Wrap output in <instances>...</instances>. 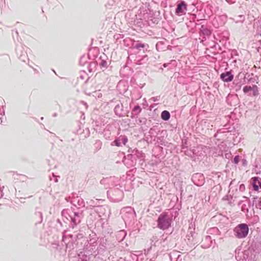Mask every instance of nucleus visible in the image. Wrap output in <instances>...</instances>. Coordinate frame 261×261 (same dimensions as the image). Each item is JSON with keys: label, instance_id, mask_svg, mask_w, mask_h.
Returning <instances> with one entry per match:
<instances>
[{"label": "nucleus", "instance_id": "4468645a", "mask_svg": "<svg viewBox=\"0 0 261 261\" xmlns=\"http://www.w3.org/2000/svg\"><path fill=\"white\" fill-rule=\"evenodd\" d=\"M167 239V237H166L164 234H162L160 238L156 235H153L150 239V244L151 246L156 247L162 245L163 243H165Z\"/></svg>", "mask_w": 261, "mask_h": 261}, {"label": "nucleus", "instance_id": "6e6d98bb", "mask_svg": "<svg viewBox=\"0 0 261 261\" xmlns=\"http://www.w3.org/2000/svg\"><path fill=\"white\" fill-rule=\"evenodd\" d=\"M84 237V234L82 233H79L76 235V238L77 240L81 239L83 238Z\"/></svg>", "mask_w": 261, "mask_h": 261}, {"label": "nucleus", "instance_id": "052dcab7", "mask_svg": "<svg viewBox=\"0 0 261 261\" xmlns=\"http://www.w3.org/2000/svg\"><path fill=\"white\" fill-rule=\"evenodd\" d=\"M242 165L243 166H246L247 165V161L245 159H243L242 160Z\"/></svg>", "mask_w": 261, "mask_h": 261}, {"label": "nucleus", "instance_id": "de8ad7c7", "mask_svg": "<svg viewBox=\"0 0 261 261\" xmlns=\"http://www.w3.org/2000/svg\"><path fill=\"white\" fill-rule=\"evenodd\" d=\"M13 31L14 30H12V37H13V39L14 41V42H15V40L16 39L18 41H19V37H18V33L17 32V30H16L15 31V33H13Z\"/></svg>", "mask_w": 261, "mask_h": 261}, {"label": "nucleus", "instance_id": "cd10ccee", "mask_svg": "<svg viewBox=\"0 0 261 261\" xmlns=\"http://www.w3.org/2000/svg\"><path fill=\"white\" fill-rule=\"evenodd\" d=\"M254 171L256 174H260L261 173V158H258L255 159L254 162Z\"/></svg>", "mask_w": 261, "mask_h": 261}, {"label": "nucleus", "instance_id": "58836bf2", "mask_svg": "<svg viewBox=\"0 0 261 261\" xmlns=\"http://www.w3.org/2000/svg\"><path fill=\"white\" fill-rule=\"evenodd\" d=\"M253 89V86H245L243 87V92L245 94H247L249 95H251V91Z\"/></svg>", "mask_w": 261, "mask_h": 261}, {"label": "nucleus", "instance_id": "b1692460", "mask_svg": "<svg viewBox=\"0 0 261 261\" xmlns=\"http://www.w3.org/2000/svg\"><path fill=\"white\" fill-rule=\"evenodd\" d=\"M199 34L201 36H202L203 38L210 37L212 34V31L211 30L207 28L204 25L202 24L201 25Z\"/></svg>", "mask_w": 261, "mask_h": 261}, {"label": "nucleus", "instance_id": "9b49d317", "mask_svg": "<svg viewBox=\"0 0 261 261\" xmlns=\"http://www.w3.org/2000/svg\"><path fill=\"white\" fill-rule=\"evenodd\" d=\"M196 234L195 232V225L190 223L188 230V234L186 236L187 244L190 246L194 245L197 242L196 241Z\"/></svg>", "mask_w": 261, "mask_h": 261}, {"label": "nucleus", "instance_id": "09e8293b", "mask_svg": "<svg viewBox=\"0 0 261 261\" xmlns=\"http://www.w3.org/2000/svg\"><path fill=\"white\" fill-rule=\"evenodd\" d=\"M146 121L147 119L145 118H140L137 120V122L138 124L143 125L145 124Z\"/></svg>", "mask_w": 261, "mask_h": 261}, {"label": "nucleus", "instance_id": "f257e3e1", "mask_svg": "<svg viewBox=\"0 0 261 261\" xmlns=\"http://www.w3.org/2000/svg\"><path fill=\"white\" fill-rule=\"evenodd\" d=\"M256 246H259V244L255 243L254 245L252 244L247 249L239 252L236 255L237 261H254L256 254L258 253L260 250L259 249L256 248Z\"/></svg>", "mask_w": 261, "mask_h": 261}, {"label": "nucleus", "instance_id": "2eb2a0df", "mask_svg": "<svg viewBox=\"0 0 261 261\" xmlns=\"http://www.w3.org/2000/svg\"><path fill=\"white\" fill-rule=\"evenodd\" d=\"M187 5L184 1L180 0L177 3L175 13L177 16H181L186 14L187 10Z\"/></svg>", "mask_w": 261, "mask_h": 261}, {"label": "nucleus", "instance_id": "e433bc0d", "mask_svg": "<svg viewBox=\"0 0 261 261\" xmlns=\"http://www.w3.org/2000/svg\"><path fill=\"white\" fill-rule=\"evenodd\" d=\"M102 146V142L99 140H97L94 144V152H97L99 150Z\"/></svg>", "mask_w": 261, "mask_h": 261}, {"label": "nucleus", "instance_id": "f704fd0d", "mask_svg": "<svg viewBox=\"0 0 261 261\" xmlns=\"http://www.w3.org/2000/svg\"><path fill=\"white\" fill-rule=\"evenodd\" d=\"M87 94L89 96L95 97V98H101L102 97V93L100 92V90H95L92 92L87 93Z\"/></svg>", "mask_w": 261, "mask_h": 261}, {"label": "nucleus", "instance_id": "e2e57ef3", "mask_svg": "<svg viewBox=\"0 0 261 261\" xmlns=\"http://www.w3.org/2000/svg\"><path fill=\"white\" fill-rule=\"evenodd\" d=\"M151 100H152L153 101H157L159 100V97L158 96H156V97H152L151 98Z\"/></svg>", "mask_w": 261, "mask_h": 261}, {"label": "nucleus", "instance_id": "3c124183", "mask_svg": "<svg viewBox=\"0 0 261 261\" xmlns=\"http://www.w3.org/2000/svg\"><path fill=\"white\" fill-rule=\"evenodd\" d=\"M228 131H222V129H219L216 133L215 134L214 137L215 138L218 137V136L221 134H223L225 133H228Z\"/></svg>", "mask_w": 261, "mask_h": 261}, {"label": "nucleus", "instance_id": "423d86ee", "mask_svg": "<svg viewBox=\"0 0 261 261\" xmlns=\"http://www.w3.org/2000/svg\"><path fill=\"white\" fill-rule=\"evenodd\" d=\"M68 229H65L62 232V244L66 247V252H70L75 248V244L74 242L72 234H67Z\"/></svg>", "mask_w": 261, "mask_h": 261}, {"label": "nucleus", "instance_id": "412c9836", "mask_svg": "<svg viewBox=\"0 0 261 261\" xmlns=\"http://www.w3.org/2000/svg\"><path fill=\"white\" fill-rule=\"evenodd\" d=\"M240 76H241V73L239 74L238 78L236 79L232 83V88L236 92L240 90L242 86L244 84V82L242 81V77L241 79L239 78Z\"/></svg>", "mask_w": 261, "mask_h": 261}, {"label": "nucleus", "instance_id": "a878e982", "mask_svg": "<svg viewBox=\"0 0 261 261\" xmlns=\"http://www.w3.org/2000/svg\"><path fill=\"white\" fill-rule=\"evenodd\" d=\"M142 108L139 104L136 105L131 112L130 117L132 119L137 118L138 115L141 112Z\"/></svg>", "mask_w": 261, "mask_h": 261}, {"label": "nucleus", "instance_id": "5fc2aeb1", "mask_svg": "<svg viewBox=\"0 0 261 261\" xmlns=\"http://www.w3.org/2000/svg\"><path fill=\"white\" fill-rule=\"evenodd\" d=\"M116 0H108L107 5L109 6H113L115 3Z\"/></svg>", "mask_w": 261, "mask_h": 261}, {"label": "nucleus", "instance_id": "bf43d9fd", "mask_svg": "<svg viewBox=\"0 0 261 261\" xmlns=\"http://www.w3.org/2000/svg\"><path fill=\"white\" fill-rule=\"evenodd\" d=\"M256 207L261 210V200H258V203L256 204Z\"/></svg>", "mask_w": 261, "mask_h": 261}, {"label": "nucleus", "instance_id": "603ef678", "mask_svg": "<svg viewBox=\"0 0 261 261\" xmlns=\"http://www.w3.org/2000/svg\"><path fill=\"white\" fill-rule=\"evenodd\" d=\"M86 63V61L85 57V56L82 57L80 59V61H79L80 65H82V66H84Z\"/></svg>", "mask_w": 261, "mask_h": 261}, {"label": "nucleus", "instance_id": "39448f33", "mask_svg": "<svg viewBox=\"0 0 261 261\" xmlns=\"http://www.w3.org/2000/svg\"><path fill=\"white\" fill-rule=\"evenodd\" d=\"M156 227L161 230H165L172 226V218L168 212H164L158 217L156 220Z\"/></svg>", "mask_w": 261, "mask_h": 261}, {"label": "nucleus", "instance_id": "37998d69", "mask_svg": "<svg viewBox=\"0 0 261 261\" xmlns=\"http://www.w3.org/2000/svg\"><path fill=\"white\" fill-rule=\"evenodd\" d=\"M96 246L90 244L84 250L89 251L90 253L94 254L93 251H96Z\"/></svg>", "mask_w": 261, "mask_h": 261}, {"label": "nucleus", "instance_id": "6ab92c4d", "mask_svg": "<svg viewBox=\"0 0 261 261\" xmlns=\"http://www.w3.org/2000/svg\"><path fill=\"white\" fill-rule=\"evenodd\" d=\"M33 219L35 221L36 224H40L42 222L43 220V215L40 207H36L33 216Z\"/></svg>", "mask_w": 261, "mask_h": 261}, {"label": "nucleus", "instance_id": "c9c22d12", "mask_svg": "<svg viewBox=\"0 0 261 261\" xmlns=\"http://www.w3.org/2000/svg\"><path fill=\"white\" fill-rule=\"evenodd\" d=\"M96 62L97 64H99L101 68H106L107 67V62L105 60H101L99 58Z\"/></svg>", "mask_w": 261, "mask_h": 261}, {"label": "nucleus", "instance_id": "c756f323", "mask_svg": "<svg viewBox=\"0 0 261 261\" xmlns=\"http://www.w3.org/2000/svg\"><path fill=\"white\" fill-rule=\"evenodd\" d=\"M156 49L159 51H163L167 49V44L165 41H159L155 45Z\"/></svg>", "mask_w": 261, "mask_h": 261}, {"label": "nucleus", "instance_id": "864d4df0", "mask_svg": "<svg viewBox=\"0 0 261 261\" xmlns=\"http://www.w3.org/2000/svg\"><path fill=\"white\" fill-rule=\"evenodd\" d=\"M257 199V197H255L253 198V202L252 203H251V202L250 201V200H249V202H248V206L250 208L251 206L253 207V205H254V202L256 201V200Z\"/></svg>", "mask_w": 261, "mask_h": 261}, {"label": "nucleus", "instance_id": "393cba45", "mask_svg": "<svg viewBox=\"0 0 261 261\" xmlns=\"http://www.w3.org/2000/svg\"><path fill=\"white\" fill-rule=\"evenodd\" d=\"M253 28L256 29L257 34L261 36V15L254 19Z\"/></svg>", "mask_w": 261, "mask_h": 261}, {"label": "nucleus", "instance_id": "69168bd1", "mask_svg": "<svg viewBox=\"0 0 261 261\" xmlns=\"http://www.w3.org/2000/svg\"><path fill=\"white\" fill-rule=\"evenodd\" d=\"M57 222L58 223H59L61 226L63 227V224L62 223V222H61V221L59 219H58L57 220Z\"/></svg>", "mask_w": 261, "mask_h": 261}, {"label": "nucleus", "instance_id": "a18cd8bd", "mask_svg": "<svg viewBox=\"0 0 261 261\" xmlns=\"http://www.w3.org/2000/svg\"><path fill=\"white\" fill-rule=\"evenodd\" d=\"M233 198V196L231 195H227L224 197H223V200H227L228 201V203L230 205L232 203V200Z\"/></svg>", "mask_w": 261, "mask_h": 261}, {"label": "nucleus", "instance_id": "0e129e2a", "mask_svg": "<svg viewBox=\"0 0 261 261\" xmlns=\"http://www.w3.org/2000/svg\"><path fill=\"white\" fill-rule=\"evenodd\" d=\"M229 4H234L236 2V0H225Z\"/></svg>", "mask_w": 261, "mask_h": 261}, {"label": "nucleus", "instance_id": "4c0bfd02", "mask_svg": "<svg viewBox=\"0 0 261 261\" xmlns=\"http://www.w3.org/2000/svg\"><path fill=\"white\" fill-rule=\"evenodd\" d=\"M204 241L207 242L208 243L206 245L204 246V245H202L201 246L202 247L204 248H207L210 247L212 244V240L211 237L210 236H206L205 238Z\"/></svg>", "mask_w": 261, "mask_h": 261}, {"label": "nucleus", "instance_id": "5701e85b", "mask_svg": "<svg viewBox=\"0 0 261 261\" xmlns=\"http://www.w3.org/2000/svg\"><path fill=\"white\" fill-rule=\"evenodd\" d=\"M136 19H135L134 21V24L138 27L141 28L142 25H144V23L142 18V10L140 9L138 12V14L135 15Z\"/></svg>", "mask_w": 261, "mask_h": 261}, {"label": "nucleus", "instance_id": "20e7f679", "mask_svg": "<svg viewBox=\"0 0 261 261\" xmlns=\"http://www.w3.org/2000/svg\"><path fill=\"white\" fill-rule=\"evenodd\" d=\"M72 214L70 216V221L69 227L74 229L79 224H80L84 218V210L80 208H75L73 207H71Z\"/></svg>", "mask_w": 261, "mask_h": 261}, {"label": "nucleus", "instance_id": "a19ab883", "mask_svg": "<svg viewBox=\"0 0 261 261\" xmlns=\"http://www.w3.org/2000/svg\"><path fill=\"white\" fill-rule=\"evenodd\" d=\"M209 233L210 234H215L216 235H220V231L219 230V229L216 227H214L213 228H211L209 229Z\"/></svg>", "mask_w": 261, "mask_h": 261}, {"label": "nucleus", "instance_id": "72a5a7b5", "mask_svg": "<svg viewBox=\"0 0 261 261\" xmlns=\"http://www.w3.org/2000/svg\"><path fill=\"white\" fill-rule=\"evenodd\" d=\"M105 208L103 205H99L95 207V211L96 212L99 217H101L102 215L105 214Z\"/></svg>", "mask_w": 261, "mask_h": 261}, {"label": "nucleus", "instance_id": "c03bdc74", "mask_svg": "<svg viewBox=\"0 0 261 261\" xmlns=\"http://www.w3.org/2000/svg\"><path fill=\"white\" fill-rule=\"evenodd\" d=\"M181 147L182 150L188 148V140L187 139L182 140Z\"/></svg>", "mask_w": 261, "mask_h": 261}, {"label": "nucleus", "instance_id": "4d7b16f0", "mask_svg": "<svg viewBox=\"0 0 261 261\" xmlns=\"http://www.w3.org/2000/svg\"><path fill=\"white\" fill-rule=\"evenodd\" d=\"M0 115L2 116L5 115V110L3 106H0Z\"/></svg>", "mask_w": 261, "mask_h": 261}, {"label": "nucleus", "instance_id": "ddd939ff", "mask_svg": "<svg viewBox=\"0 0 261 261\" xmlns=\"http://www.w3.org/2000/svg\"><path fill=\"white\" fill-rule=\"evenodd\" d=\"M149 45L141 41H134L132 44V49L135 51H149Z\"/></svg>", "mask_w": 261, "mask_h": 261}, {"label": "nucleus", "instance_id": "2f4dec72", "mask_svg": "<svg viewBox=\"0 0 261 261\" xmlns=\"http://www.w3.org/2000/svg\"><path fill=\"white\" fill-rule=\"evenodd\" d=\"M171 115L169 111L164 110L162 112L161 114V117L162 120L164 121H168L170 118Z\"/></svg>", "mask_w": 261, "mask_h": 261}, {"label": "nucleus", "instance_id": "a211bd4d", "mask_svg": "<svg viewBox=\"0 0 261 261\" xmlns=\"http://www.w3.org/2000/svg\"><path fill=\"white\" fill-rule=\"evenodd\" d=\"M71 204L75 208H80L83 210V208L85 206V203L84 199L80 196H74L73 195L72 200L71 201Z\"/></svg>", "mask_w": 261, "mask_h": 261}, {"label": "nucleus", "instance_id": "9d476101", "mask_svg": "<svg viewBox=\"0 0 261 261\" xmlns=\"http://www.w3.org/2000/svg\"><path fill=\"white\" fill-rule=\"evenodd\" d=\"M29 48L26 46L20 44L16 45V55L21 61L26 62L29 60L27 51Z\"/></svg>", "mask_w": 261, "mask_h": 261}, {"label": "nucleus", "instance_id": "ea45409f", "mask_svg": "<svg viewBox=\"0 0 261 261\" xmlns=\"http://www.w3.org/2000/svg\"><path fill=\"white\" fill-rule=\"evenodd\" d=\"M120 136L116 138L114 141H113L112 143H111V145L112 146H116L117 147H120L121 146V143H120Z\"/></svg>", "mask_w": 261, "mask_h": 261}, {"label": "nucleus", "instance_id": "79ce46f5", "mask_svg": "<svg viewBox=\"0 0 261 261\" xmlns=\"http://www.w3.org/2000/svg\"><path fill=\"white\" fill-rule=\"evenodd\" d=\"M251 92V95L253 96H256L259 95L258 88L256 85H253V89Z\"/></svg>", "mask_w": 261, "mask_h": 261}, {"label": "nucleus", "instance_id": "bb28decb", "mask_svg": "<svg viewBox=\"0 0 261 261\" xmlns=\"http://www.w3.org/2000/svg\"><path fill=\"white\" fill-rule=\"evenodd\" d=\"M127 234L126 231L124 229L118 231L116 233V238L118 242H121L124 240Z\"/></svg>", "mask_w": 261, "mask_h": 261}, {"label": "nucleus", "instance_id": "dca6fc26", "mask_svg": "<svg viewBox=\"0 0 261 261\" xmlns=\"http://www.w3.org/2000/svg\"><path fill=\"white\" fill-rule=\"evenodd\" d=\"M95 257V254L90 253L89 251L84 250L78 254L77 261H92Z\"/></svg>", "mask_w": 261, "mask_h": 261}, {"label": "nucleus", "instance_id": "8fccbe9b", "mask_svg": "<svg viewBox=\"0 0 261 261\" xmlns=\"http://www.w3.org/2000/svg\"><path fill=\"white\" fill-rule=\"evenodd\" d=\"M240 156L239 155H236L233 160L232 161V163L234 164H238V163H239L240 161Z\"/></svg>", "mask_w": 261, "mask_h": 261}, {"label": "nucleus", "instance_id": "774afa93", "mask_svg": "<svg viewBox=\"0 0 261 261\" xmlns=\"http://www.w3.org/2000/svg\"><path fill=\"white\" fill-rule=\"evenodd\" d=\"M53 176L54 177V181L55 182H57L58 181V178L57 176H55L54 174H53Z\"/></svg>", "mask_w": 261, "mask_h": 261}, {"label": "nucleus", "instance_id": "f03ea898", "mask_svg": "<svg viewBox=\"0 0 261 261\" xmlns=\"http://www.w3.org/2000/svg\"><path fill=\"white\" fill-rule=\"evenodd\" d=\"M96 244H98V246L97 247L96 251H93L95 256L102 255L107 257L112 251V248L115 247L113 244L109 243L107 239L105 237L98 239Z\"/></svg>", "mask_w": 261, "mask_h": 261}, {"label": "nucleus", "instance_id": "c85d7f7f", "mask_svg": "<svg viewBox=\"0 0 261 261\" xmlns=\"http://www.w3.org/2000/svg\"><path fill=\"white\" fill-rule=\"evenodd\" d=\"M121 4L125 8H127L128 10L136 7L135 6L132 4V0H119Z\"/></svg>", "mask_w": 261, "mask_h": 261}, {"label": "nucleus", "instance_id": "0eeeda50", "mask_svg": "<svg viewBox=\"0 0 261 261\" xmlns=\"http://www.w3.org/2000/svg\"><path fill=\"white\" fill-rule=\"evenodd\" d=\"M132 153L133 154L128 153L124 156L125 161L127 160L130 162L129 165L131 166L136 165L137 160H139L140 161H143L144 160L145 154L141 151L136 149L135 152H132Z\"/></svg>", "mask_w": 261, "mask_h": 261}, {"label": "nucleus", "instance_id": "4be33fe9", "mask_svg": "<svg viewBox=\"0 0 261 261\" xmlns=\"http://www.w3.org/2000/svg\"><path fill=\"white\" fill-rule=\"evenodd\" d=\"M220 79L224 82H229L233 80L234 76L231 71H226L222 73L220 75Z\"/></svg>", "mask_w": 261, "mask_h": 261}, {"label": "nucleus", "instance_id": "aec40b11", "mask_svg": "<svg viewBox=\"0 0 261 261\" xmlns=\"http://www.w3.org/2000/svg\"><path fill=\"white\" fill-rule=\"evenodd\" d=\"M251 185L253 189L255 191H258L261 189V178L258 176H254L251 178Z\"/></svg>", "mask_w": 261, "mask_h": 261}, {"label": "nucleus", "instance_id": "13d9d810", "mask_svg": "<svg viewBox=\"0 0 261 261\" xmlns=\"http://www.w3.org/2000/svg\"><path fill=\"white\" fill-rule=\"evenodd\" d=\"M137 149L136 148L133 149L131 147H129L127 150L128 153H132V152H135V150Z\"/></svg>", "mask_w": 261, "mask_h": 261}, {"label": "nucleus", "instance_id": "f8f14e48", "mask_svg": "<svg viewBox=\"0 0 261 261\" xmlns=\"http://www.w3.org/2000/svg\"><path fill=\"white\" fill-rule=\"evenodd\" d=\"M114 111L115 115L120 118L128 116V114L129 112L128 107H125L123 104L120 102L116 105Z\"/></svg>", "mask_w": 261, "mask_h": 261}, {"label": "nucleus", "instance_id": "f3484780", "mask_svg": "<svg viewBox=\"0 0 261 261\" xmlns=\"http://www.w3.org/2000/svg\"><path fill=\"white\" fill-rule=\"evenodd\" d=\"M193 182L197 186H202L205 182V178L203 174L196 173L194 174L191 178Z\"/></svg>", "mask_w": 261, "mask_h": 261}, {"label": "nucleus", "instance_id": "473e14b6", "mask_svg": "<svg viewBox=\"0 0 261 261\" xmlns=\"http://www.w3.org/2000/svg\"><path fill=\"white\" fill-rule=\"evenodd\" d=\"M230 19H232L236 23H243L245 21V16L244 15H239L234 18H231Z\"/></svg>", "mask_w": 261, "mask_h": 261}, {"label": "nucleus", "instance_id": "338daca9", "mask_svg": "<svg viewBox=\"0 0 261 261\" xmlns=\"http://www.w3.org/2000/svg\"><path fill=\"white\" fill-rule=\"evenodd\" d=\"M232 55H238V53L236 50H233L231 52Z\"/></svg>", "mask_w": 261, "mask_h": 261}, {"label": "nucleus", "instance_id": "7c9ffc66", "mask_svg": "<svg viewBox=\"0 0 261 261\" xmlns=\"http://www.w3.org/2000/svg\"><path fill=\"white\" fill-rule=\"evenodd\" d=\"M68 209H64L61 212V216L62 218L66 219L68 221H70V216L72 214V212L69 213Z\"/></svg>", "mask_w": 261, "mask_h": 261}, {"label": "nucleus", "instance_id": "49530a36", "mask_svg": "<svg viewBox=\"0 0 261 261\" xmlns=\"http://www.w3.org/2000/svg\"><path fill=\"white\" fill-rule=\"evenodd\" d=\"M120 140L124 145H126V143L128 142L127 137L125 135H120Z\"/></svg>", "mask_w": 261, "mask_h": 261}, {"label": "nucleus", "instance_id": "7ed1b4c3", "mask_svg": "<svg viewBox=\"0 0 261 261\" xmlns=\"http://www.w3.org/2000/svg\"><path fill=\"white\" fill-rule=\"evenodd\" d=\"M146 51H135L134 53H129L127 57V61H130L136 65H143L148 61V56Z\"/></svg>", "mask_w": 261, "mask_h": 261}, {"label": "nucleus", "instance_id": "6e6552de", "mask_svg": "<svg viewBox=\"0 0 261 261\" xmlns=\"http://www.w3.org/2000/svg\"><path fill=\"white\" fill-rule=\"evenodd\" d=\"M123 192L117 188L110 189L107 191V196L110 201L114 202L120 201L123 197Z\"/></svg>", "mask_w": 261, "mask_h": 261}, {"label": "nucleus", "instance_id": "680f3d73", "mask_svg": "<svg viewBox=\"0 0 261 261\" xmlns=\"http://www.w3.org/2000/svg\"><path fill=\"white\" fill-rule=\"evenodd\" d=\"M184 152V154L186 155H187L188 156H191V153L190 152H189V151L188 150H184L183 151Z\"/></svg>", "mask_w": 261, "mask_h": 261}, {"label": "nucleus", "instance_id": "1a4fd4ad", "mask_svg": "<svg viewBox=\"0 0 261 261\" xmlns=\"http://www.w3.org/2000/svg\"><path fill=\"white\" fill-rule=\"evenodd\" d=\"M249 230V227L247 224H239L233 229L234 235L238 239H244L248 235Z\"/></svg>", "mask_w": 261, "mask_h": 261}]
</instances>
